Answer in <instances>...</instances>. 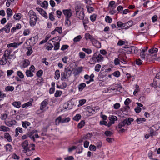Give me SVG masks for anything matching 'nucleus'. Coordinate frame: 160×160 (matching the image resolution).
<instances>
[{
    "mask_svg": "<svg viewBox=\"0 0 160 160\" xmlns=\"http://www.w3.org/2000/svg\"><path fill=\"white\" fill-rule=\"evenodd\" d=\"M104 58L98 52H96L90 59L88 62L90 64H94L96 62H99L103 61Z\"/></svg>",
    "mask_w": 160,
    "mask_h": 160,
    "instance_id": "f257e3e1",
    "label": "nucleus"
},
{
    "mask_svg": "<svg viewBox=\"0 0 160 160\" xmlns=\"http://www.w3.org/2000/svg\"><path fill=\"white\" fill-rule=\"evenodd\" d=\"M72 71L68 67H66L64 69V72L61 74V79L62 81H65L66 79H68L71 76Z\"/></svg>",
    "mask_w": 160,
    "mask_h": 160,
    "instance_id": "f03ea898",
    "label": "nucleus"
},
{
    "mask_svg": "<svg viewBox=\"0 0 160 160\" xmlns=\"http://www.w3.org/2000/svg\"><path fill=\"white\" fill-rule=\"evenodd\" d=\"M29 16L30 17V25L32 27H34L36 25L37 20L36 13L33 11H30Z\"/></svg>",
    "mask_w": 160,
    "mask_h": 160,
    "instance_id": "7ed1b4c3",
    "label": "nucleus"
},
{
    "mask_svg": "<svg viewBox=\"0 0 160 160\" xmlns=\"http://www.w3.org/2000/svg\"><path fill=\"white\" fill-rule=\"evenodd\" d=\"M35 144H29V147L24 150V152L28 156H30L32 155L33 152L32 151L35 150Z\"/></svg>",
    "mask_w": 160,
    "mask_h": 160,
    "instance_id": "20e7f679",
    "label": "nucleus"
},
{
    "mask_svg": "<svg viewBox=\"0 0 160 160\" xmlns=\"http://www.w3.org/2000/svg\"><path fill=\"white\" fill-rule=\"evenodd\" d=\"M148 47L144 48H141L140 50V56L142 59H145L146 57H147L146 52L147 50Z\"/></svg>",
    "mask_w": 160,
    "mask_h": 160,
    "instance_id": "39448f33",
    "label": "nucleus"
},
{
    "mask_svg": "<svg viewBox=\"0 0 160 160\" xmlns=\"http://www.w3.org/2000/svg\"><path fill=\"white\" fill-rule=\"evenodd\" d=\"M38 132V131L36 130H33L31 131H29L27 133V134L28 136V137H29V138L31 139L32 140L33 142H35V139L33 135H32L35 133Z\"/></svg>",
    "mask_w": 160,
    "mask_h": 160,
    "instance_id": "423d86ee",
    "label": "nucleus"
},
{
    "mask_svg": "<svg viewBox=\"0 0 160 160\" xmlns=\"http://www.w3.org/2000/svg\"><path fill=\"white\" fill-rule=\"evenodd\" d=\"M63 12L66 18H70L72 14L71 9L63 10Z\"/></svg>",
    "mask_w": 160,
    "mask_h": 160,
    "instance_id": "0eeeda50",
    "label": "nucleus"
},
{
    "mask_svg": "<svg viewBox=\"0 0 160 160\" xmlns=\"http://www.w3.org/2000/svg\"><path fill=\"white\" fill-rule=\"evenodd\" d=\"M36 9L42 16L46 19L48 18V16L47 13L42 8L39 7H37Z\"/></svg>",
    "mask_w": 160,
    "mask_h": 160,
    "instance_id": "6e6552de",
    "label": "nucleus"
},
{
    "mask_svg": "<svg viewBox=\"0 0 160 160\" xmlns=\"http://www.w3.org/2000/svg\"><path fill=\"white\" fill-rule=\"evenodd\" d=\"M12 26V23H8L3 28L4 31L5 32L8 33L10 32V29Z\"/></svg>",
    "mask_w": 160,
    "mask_h": 160,
    "instance_id": "1a4fd4ad",
    "label": "nucleus"
},
{
    "mask_svg": "<svg viewBox=\"0 0 160 160\" xmlns=\"http://www.w3.org/2000/svg\"><path fill=\"white\" fill-rule=\"evenodd\" d=\"M48 99H45L41 103L40 109L41 110H43L44 108L48 104Z\"/></svg>",
    "mask_w": 160,
    "mask_h": 160,
    "instance_id": "9d476101",
    "label": "nucleus"
},
{
    "mask_svg": "<svg viewBox=\"0 0 160 160\" xmlns=\"http://www.w3.org/2000/svg\"><path fill=\"white\" fill-rule=\"evenodd\" d=\"M135 48L134 47H133L132 46L129 47H124V49H123L127 54H130L133 50V49Z\"/></svg>",
    "mask_w": 160,
    "mask_h": 160,
    "instance_id": "9b49d317",
    "label": "nucleus"
},
{
    "mask_svg": "<svg viewBox=\"0 0 160 160\" xmlns=\"http://www.w3.org/2000/svg\"><path fill=\"white\" fill-rule=\"evenodd\" d=\"M92 44L96 47L100 48L101 47V43L98 40L94 39L92 42Z\"/></svg>",
    "mask_w": 160,
    "mask_h": 160,
    "instance_id": "f8f14e48",
    "label": "nucleus"
},
{
    "mask_svg": "<svg viewBox=\"0 0 160 160\" xmlns=\"http://www.w3.org/2000/svg\"><path fill=\"white\" fill-rule=\"evenodd\" d=\"M91 134L90 133H88V134L86 135L85 136L81 138L78 141V142L79 143L82 142L84 140L86 139H89L91 137Z\"/></svg>",
    "mask_w": 160,
    "mask_h": 160,
    "instance_id": "ddd939ff",
    "label": "nucleus"
},
{
    "mask_svg": "<svg viewBox=\"0 0 160 160\" xmlns=\"http://www.w3.org/2000/svg\"><path fill=\"white\" fill-rule=\"evenodd\" d=\"M38 39V37L37 36L32 37L29 39V40L32 42V44L33 46H34L37 42Z\"/></svg>",
    "mask_w": 160,
    "mask_h": 160,
    "instance_id": "4468645a",
    "label": "nucleus"
},
{
    "mask_svg": "<svg viewBox=\"0 0 160 160\" xmlns=\"http://www.w3.org/2000/svg\"><path fill=\"white\" fill-rule=\"evenodd\" d=\"M6 12L7 14V19L9 20L10 18L13 15V12L10 8H8Z\"/></svg>",
    "mask_w": 160,
    "mask_h": 160,
    "instance_id": "2eb2a0df",
    "label": "nucleus"
},
{
    "mask_svg": "<svg viewBox=\"0 0 160 160\" xmlns=\"http://www.w3.org/2000/svg\"><path fill=\"white\" fill-rule=\"evenodd\" d=\"M83 68L82 67H78V68L75 70L74 72V74L75 76L78 75L81 73L82 70Z\"/></svg>",
    "mask_w": 160,
    "mask_h": 160,
    "instance_id": "dca6fc26",
    "label": "nucleus"
},
{
    "mask_svg": "<svg viewBox=\"0 0 160 160\" xmlns=\"http://www.w3.org/2000/svg\"><path fill=\"white\" fill-rule=\"evenodd\" d=\"M6 149V151L7 152H12L13 150V148H12V145L10 144H6L5 146Z\"/></svg>",
    "mask_w": 160,
    "mask_h": 160,
    "instance_id": "f3484780",
    "label": "nucleus"
},
{
    "mask_svg": "<svg viewBox=\"0 0 160 160\" xmlns=\"http://www.w3.org/2000/svg\"><path fill=\"white\" fill-rule=\"evenodd\" d=\"M22 146L24 149V150H25L27 148H28L29 147V145L28 144V141L27 140H25L22 143Z\"/></svg>",
    "mask_w": 160,
    "mask_h": 160,
    "instance_id": "a211bd4d",
    "label": "nucleus"
},
{
    "mask_svg": "<svg viewBox=\"0 0 160 160\" xmlns=\"http://www.w3.org/2000/svg\"><path fill=\"white\" fill-rule=\"evenodd\" d=\"M8 62V58H7L3 57L0 60V65H5Z\"/></svg>",
    "mask_w": 160,
    "mask_h": 160,
    "instance_id": "6ab92c4d",
    "label": "nucleus"
},
{
    "mask_svg": "<svg viewBox=\"0 0 160 160\" xmlns=\"http://www.w3.org/2000/svg\"><path fill=\"white\" fill-rule=\"evenodd\" d=\"M62 117L61 116H60L55 119V124L56 125H58L60 122L62 123Z\"/></svg>",
    "mask_w": 160,
    "mask_h": 160,
    "instance_id": "aec40b11",
    "label": "nucleus"
},
{
    "mask_svg": "<svg viewBox=\"0 0 160 160\" xmlns=\"http://www.w3.org/2000/svg\"><path fill=\"white\" fill-rule=\"evenodd\" d=\"M4 138L6 139L8 141L10 142L12 141V138L9 133H5L4 134Z\"/></svg>",
    "mask_w": 160,
    "mask_h": 160,
    "instance_id": "412c9836",
    "label": "nucleus"
},
{
    "mask_svg": "<svg viewBox=\"0 0 160 160\" xmlns=\"http://www.w3.org/2000/svg\"><path fill=\"white\" fill-rule=\"evenodd\" d=\"M150 135L151 137L157 135V132L156 131L151 128H149Z\"/></svg>",
    "mask_w": 160,
    "mask_h": 160,
    "instance_id": "4be33fe9",
    "label": "nucleus"
},
{
    "mask_svg": "<svg viewBox=\"0 0 160 160\" xmlns=\"http://www.w3.org/2000/svg\"><path fill=\"white\" fill-rule=\"evenodd\" d=\"M127 122L126 119H124L123 121L120 122L118 125V127L119 128H121L122 127H124L125 125L127 124Z\"/></svg>",
    "mask_w": 160,
    "mask_h": 160,
    "instance_id": "5701e85b",
    "label": "nucleus"
},
{
    "mask_svg": "<svg viewBox=\"0 0 160 160\" xmlns=\"http://www.w3.org/2000/svg\"><path fill=\"white\" fill-rule=\"evenodd\" d=\"M30 62L28 59H24L23 63V68H25L27 67L30 64Z\"/></svg>",
    "mask_w": 160,
    "mask_h": 160,
    "instance_id": "b1692460",
    "label": "nucleus"
},
{
    "mask_svg": "<svg viewBox=\"0 0 160 160\" xmlns=\"http://www.w3.org/2000/svg\"><path fill=\"white\" fill-rule=\"evenodd\" d=\"M86 86L85 83H82L79 84L78 86V90L79 91H82L84 88Z\"/></svg>",
    "mask_w": 160,
    "mask_h": 160,
    "instance_id": "393cba45",
    "label": "nucleus"
},
{
    "mask_svg": "<svg viewBox=\"0 0 160 160\" xmlns=\"http://www.w3.org/2000/svg\"><path fill=\"white\" fill-rule=\"evenodd\" d=\"M53 42H54V41H52ZM54 45V49L55 50H57L59 49L60 47V43L59 42H54L53 43Z\"/></svg>",
    "mask_w": 160,
    "mask_h": 160,
    "instance_id": "a878e982",
    "label": "nucleus"
},
{
    "mask_svg": "<svg viewBox=\"0 0 160 160\" xmlns=\"http://www.w3.org/2000/svg\"><path fill=\"white\" fill-rule=\"evenodd\" d=\"M85 38L86 40L90 39L91 42L94 39L89 33H86L85 34Z\"/></svg>",
    "mask_w": 160,
    "mask_h": 160,
    "instance_id": "bb28decb",
    "label": "nucleus"
},
{
    "mask_svg": "<svg viewBox=\"0 0 160 160\" xmlns=\"http://www.w3.org/2000/svg\"><path fill=\"white\" fill-rule=\"evenodd\" d=\"M118 58L121 60H122L124 62V63H126V61L124 60V59L127 58V57H126L125 54H124L123 55H122V54H119L118 55Z\"/></svg>",
    "mask_w": 160,
    "mask_h": 160,
    "instance_id": "cd10ccee",
    "label": "nucleus"
},
{
    "mask_svg": "<svg viewBox=\"0 0 160 160\" xmlns=\"http://www.w3.org/2000/svg\"><path fill=\"white\" fill-rule=\"evenodd\" d=\"M37 82L36 84V85H38L39 84L42 85V82L43 81V79L42 77H40L37 79Z\"/></svg>",
    "mask_w": 160,
    "mask_h": 160,
    "instance_id": "c85d7f7f",
    "label": "nucleus"
},
{
    "mask_svg": "<svg viewBox=\"0 0 160 160\" xmlns=\"http://www.w3.org/2000/svg\"><path fill=\"white\" fill-rule=\"evenodd\" d=\"M12 50L11 49H8L5 51L3 55V56L7 58L8 55H10L12 52Z\"/></svg>",
    "mask_w": 160,
    "mask_h": 160,
    "instance_id": "c756f323",
    "label": "nucleus"
},
{
    "mask_svg": "<svg viewBox=\"0 0 160 160\" xmlns=\"http://www.w3.org/2000/svg\"><path fill=\"white\" fill-rule=\"evenodd\" d=\"M84 12L82 10L80 12L78 17L80 19L82 20L84 19Z\"/></svg>",
    "mask_w": 160,
    "mask_h": 160,
    "instance_id": "7c9ffc66",
    "label": "nucleus"
},
{
    "mask_svg": "<svg viewBox=\"0 0 160 160\" xmlns=\"http://www.w3.org/2000/svg\"><path fill=\"white\" fill-rule=\"evenodd\" d=\"M13 122H16V121L15 120L11 121H8L7 122H5V123L6 125L9 127H11L12 125H15V123H13Z\"/></svg>",
    "mask_w": 160,
    "mask_h": 160,
    "instance_id": "2f4dec72",
    "label": "nucleus"
},
{
    "mask_svg": "<svg viewBox=\"0 0 160 160\" xmlns=\"http://www.w3.org/2000/svg\"><path fill=\"white\" fill-rule=\"evenodd\" d=\"M60 77V71L58 69H57L55 71V76H54V78L57 80H58L59 79Z\"/></svg>",
    "mask_w": 160,
    "mask_h": 160,
    "instance_id": "473e14b6",
    "label": "nucleus"
},
{
    "mask_svg": "<svg viewBox=\"0 0 160 160\" xmlns=\"http://www.w3.org/2000/svg\"><path fill=\"white\" fill-rule=\"evenodd\" d=\"M146 119L145 118H139L136 119V121L138 124L142 123L143 122H145L146 121Z\"/></svg>",
    "mask_w": 160,
    "mask_h": 160,
    "instance_id": "72a5a7b5",
    "label": "nucleus"
},
{
    "mask_svg": "<svg viewBox=\"0 0 160 160\" xmlns=\"http://www.w3.org/2000/svg\"><path fill=\"white\" fill-rule=\"evenodd\" d=\"M9 128L5 126H1L0 127V131L6 132L9 130Z\"/></svg>",
    "mask_w": 160,
    "mask_h": 160,
    "instance_id": "f704fd0d",
    "label": "nucleus"
},
{
    "mask_svg": "<svg viewBox=\"0 0 160 160\" xmlns=\"http://www.w3.org/2000/svg\"><path fill=\"white\" fill-rule=\"evenodd\" d=\"M7 47L8 48L14 47V48H18L17 43L13 42L8 44L7 45Z\"/></svg>",
    "mask_w": 160,
    "mask_h": 160,
    "instance_id": "c9c22d12",
    "label": "nucleus"
},
{
    "mask_svg": "<svg viewBox=\"0 0 160 160\" xmlns=\"http://www.w3.org/2000/svg\"><path fill=\"white\" fill-rule=\"evenodd\" d=\"M12 104L15 107H16L17 108H19L21 105V103L20 102H13Z\"/></svg>",
    "mask_w": 160,
    "mask_h": 160,
    "instance_id": "e433bc0d",
    "label": "nucleus"
},
{
    "mask_svg": "<svg viewBox=\"0 0 160 160\" xmlns=\"http://www.w3.org/2000/svg\"><path fill=\"white\" fill-rule=\"evenodd\" d=\"M26 74L27 77H31L33 76L34 74L32 72L30 71L29 70H26Z\"/></svg>",
    "mask_w": 160,
    "mask_h": 160,
    "instance_id": "4c0bfd02",
    "label": "nucleus"
},
{
    "mask_svg": "<svg viewBox=\"0 0 160 160\" xmlns=\"http://www.w3.org/2000/svg\"><path fill=\"white\" fill-rule=\"evenodd\" d=\"M13 18L16 20H19L21 18V14L20 13L15 14L13 16Z\"/></svg>",
    "mask_w": 160,
    "mask_h": 160,
    "instance_id": "58836bf2",
    "label": "nucleus"
},
{
    "mask_svg": "<svg viewBox=\"0 0 160 160\" xmlns=\"http://www.w3.org/2000/svg\"><path fill=\"white\" fill-rule=\"evenodd\" d=\"M48 3L47 1H44L42 3L41 6L44 8L45 9L47 8L48 6Z\"/></svg>",
    "mask_w": 160,
    "mask_h": 160,
    "instance_id": "ea45409f",
    "label": "nucleus"
},
{
    "mask_svg": "<svg viewBox=\"0 0 160 160\" xmlns=\"http://www.w3.org/2000/svg\"><path fill=\"white\" fill-rule=\"evenodd\" d=\"M81 116L80 114H77L73 118V119L76 121H78L81 118Z\"/></svg>",
    "mask_w": 160,
    "mask_h": 160,
    "instance_id": "a19ab883",
    "label": "nucleus"
},
{
    "mask_svg": "<svg viewBox=\"0 0 160 160\" xmlns=\"http://www.w3.org/2000/svg\"><path fill=\"white\" fill-rule=\"evenodd\" d=\"M14 89V87L12 86H7L5 88V90L7 91H13Z\"/></svg>",
    "mask_w": 160,
    "mask_h": 160,
    "instance_id": "79ce46f5",
    "label": "nucleus"
},
{
    "mask_svg": "<svg viewBox=\"0 0 160 160\" xmlns=\"http://www.w3.org/2000/svg\"><path fill=\"white\" fill-rule=\"evenodd\" d=\"M85 122L84 120H82L78 124V127L81 128L84 126Z\"/></svg>",
    "mask_w": 160,
    "mask_h": 160,
    "instance_id": "37998d69",
    "label": "nucleus"
},
{
    "mask_svg": "<svg viewBox=\"0 0 160 160\" xmlns=\"http://www.w3.org/2000/svg\"><path fill=\"white\" fill-rule=\"evenodd\" d=\"M112 74L114 77L118 78L120 76V72L118 71H116L112 73Z\"/></svg>",
    "mask_w": 160,
    "mask_h": 160,
    "instance_id": "c03bdc74",
    "label": "nucleus"
},
{
    "mask_svg": "<svg viewBox=\"0 0 160 160\" xmlns=\"http://www.w3.org/2000/svg\"><path fill=\"white\" fill-rule=\"evenodd\" d=\"M158 51V49L157 48H153L150 49L148 52L149 53L151 54H153L156 53Z\"/></svg>",
    "mask_w": 160,
    "mask_h": 160,
    "instance_id": "a18cd8bd",
    "label": "nucleus"
},
{
    "mask_svg": "<svg viewBox=\"0 0 160 160\" xmlns=\"http://www.w3.org/2000/svg\"><path fill=\"white\" fill-rule=\"evenodd\" d=\"M125 119H126L127 121V125H130L131 123L134 120V119L131 118H126Z\"/></svg>",
    "mask_w": 160,
    "mask_h": 160,
    "instance_id": "49530a36",
    "label": "nucleus"
},
{
    "mask_svg": "<svg viewBox=\"0 0 160 160\" xmlns=\"http://www.w3.org/2000/svg\"><path fill=\"white\" fill-rule=\"evenodd\" d=\"M32 102H28L22 105V108H24L26 107H28V106L32 105Z\"/></svg>",
    "mask_w": 160,
    "mask_h": 160,
    "instance_id": "de8ad7c7",
    "label": "nucleus"
},
{
    "mask_svg": "<svg viewBox=\"0 0 160 160\" xmlns=\"http://www.w3.org/2000/svg\"><path fill=\"white\" fill-rule=\"evenodd\" d=\"M62 93V92L61 91L57 90L54 94V96L55 97H58L60 96Z\"/></svg>",
    "mask_w": 160,
    "mask_h": 160,
    "instance_id": "09e8293b",
    "label": "nucleus"
},
{
    "mask_svg": "<svg viewBox=\"0 0 160 160\" xmlns=\"http://www.w3.org/2000/svg\"><path fill=\"white\" fill-rule=\"evenodd\" d=\"M105 21L108 23H110L112 21V19L110 17L107 16L105 18Z\"/></svg>",
    "mask_w": 160,
    "mask_h": 160,
    "instance_id": "8fccbe9b",
    "label": "nucleus"
},
{
    "mask_svg": "<svg viewBox=\"0 0 160 160\" xmlns=\"http://www.w3.org/2000/svg\"><path fill=\"white\" fill-rule=\"evenodd\" d=\"M82 50L88 54H90L92 52V50L89 48L87 49L85 48H83L82 49Z\"/></svg>",
    "mask_w": 160,
    "mask_h": 160,
    "instance_id": "3c124183",
    "label": "nucleus"
},
{
    "mask_svg": "<svg viewBox=\"0 0 160 160\" xmlns=\"http://www.w3.org/2000/svg\"><path fill=\"white\" fill-rule=\"evenodd\" d=\"M86 99H82L80 100L79 101V104L78 105V107H79L83 105L86 102Z\"/></svg>",
    "mask_w": 160,
    "mask_h": 160,
    "instance_id": "603ef678",
    "label": "nucleus"
},
{
    "mask_svg": "<svg viewBox=\"0 0 160 160\" xmlns=\"http://www.w3.org/2000/svg\"><path fill=\"white\" fill-rule=\"evenodd\" d=\"M53 14V12H51L49 14V18L51 21H53L55 19Z\"/></svg>",
    "mask_w": 160,
    "mask_h": 160,
    "instance_id": "864d4df0",
    "label": "nucleus"
},
{
    "mask_svg": "<svg viewBox=\"0 0 160 160\" xmlns=\"http://www.w3.org/2000/svg\"><path fill=\"white\" fill-rule=\"evenodd\" d=\"M86 8L87 9L89 13H91L94 10V8L92 7L87 6H86Z\"/></svg>",
    "mask_w": 160,
    "mask_h": 160,
    "instance_id": "5fc2aeb1",
    "label": "nucleus"
},
{
    "mask_svg": "<svg viewBox=\"0 0 160 160\" xmlns=\"http://www.w3.org/2000/svg\"><path fill=\"white\" fill-rule=\"evenodd\" d=\"M157 83L158 82L157 81H154L151 84V86L154 87L155 88H157V90H158L157 88L158 87L157 85Z\"/></svg>",
    "mask_w": 160,
    "mask_h": 160,
    "instance_id": "6e6d98bb",
    "label": "nucleus"
},
{
    "mask_svg": "<svg viewBox=\"0 0 160 160\" xmlns=\"http://www.w3.org/2000/svg\"><path fill=\"white\" fill-rule=\"evenodd\" d=\"M17 74L21 79H23L24 78V75L21 71H18L17 72Z\"/></svg>",
    "mask_w": 160,
    "mask_h": 160,
    "instance_id": "4d7b16f0",
    "label": "nucleus"
},
{
    "mask_svg": "<svg viewBox=\"0 0 160 160\" xmlns=\"http://www.w3.org/2000/svg\"><path fill=\"white\" fill-rule=\"evenodd\" d=\"M55 31L61 34L62 33V28L61 27H57L55 28Z\"/></svg>",
    "mask_w": 160,
    "mask_h": 160,
    "instance_id": "13d9d810",
    "label": "nucleus"
},
{
    "mask_svg": "<svg viewBox=\"0 0 160 160\" xmlns=\"http://www.w3.org/2000/svg\"><path fill=\"white\" fill-rule=\"evenodd\" d=\"M70 118L69 117L66 118H62V123H64L65 122H68L70 121Z\"/></svg>",
    "mask_w": 160,
    "mask_h": 160,
    "instance_id": "bf43d9fd",
    "label": "nucleus"
},
{
    "mask_svg": "<svg viewBox=\"0 0 160 160\" xmlns=\"http://www.w3.org/2000/svg\"><path fill=\"white\" fill-rule=\"evenodd\" d=\"M48 44H49V45H47L46 46V49L48 50H51L52 49L53 47L52 44L49 43H48Z\"/></svg>",
    "mask_w": 160,
    "mask_h": 160,
    "instance_id": "052dcab7",
    "label": "nucleus"
},
{
    "mask_svg": "<svg viewBox=\"0 0 160 160\" xmlns=\"http://www.w3.org/2000/svg\"><path fill=\"white\" fill-rule=\"evenodd\" d=\"M101 66L100 64H98L96 65L95 67V71L96 72H99L101 68Z\"/></svg>",
    "mask_w": 160,
    "mask_h": 160,
    "instance_id": "680f3d73",
    "label": "nucleus"
},
{
    "mask_svg": "<svg viewBox=\"0 0 160 160\" xmlns=\"http://www.w3.org/2000/svg\"><path fill=\"white\" fill-rule=\"evenodd\" d=\"M43 71L42 70H39L36 73V75L38 77H41L43 74Z\"/></svg>",
    "mask_w": 160,
    "mask_h": 160,
    "instance_id": "e2e57ef3",
    "label": "nucleus"
},
{
    "mask_svg": "<svg viewBox=\"0 0 160 160\" xmlns=\"http://www.w3.org/2000/svg\"><path fill=\"white\" fill-rule=\"evenodd\" d=\"M82 38V37L81 35H78L73 39V41L74 42H77L80 41V39Z\"/></svg>",
    "mask_w": 160,
    "mask_h": 160,
    "instance_id": "0e129e2a",
    "label": "nucleus"
},
{
    "mask_svg": "<svg viewBox=\"0 0 160 160\" xmlns=\"http://www.w3.org/2000/svg\"><path fill=\"white\" fill-rule=\"evenodd\" d=\"M109 119L113 122L112 123H114V122L115 121L117 120V117L115 116L112 115L111 117H109Z\"/></svg>",
    "mask_w": 160,
    "mask_h": 160,
    "instance_id": "69168bd1",
    "label": "nucleus"
},
{
    "mask_svg": "<svg viewBox=\"0 0 160 160\" xmlns=\"http://www.w3.org/2000/svg\"><path fill=\"white\" fill-rule=\"evenodd\" d=\"M79 55L80 58L83 59L85 58L86 55L84 52H79Z\"/></svg>",
    "mask_w": 160,
    "mask_h": 160,
    "instance_id": "338daca9",
    "label": "nucleus"
},
{
    "mask_svg": "<svg viewBox=\"0 0 160 160\" xmlns=\"http://www.w3.org/2000/svg\"><path fill=\"white\" fill-rule=\"evenodd\" d=\"M89 149L90 151L93 150L95 151L96 149V147L94 145L91 144L89 146Z\"/></svg>",
    "mask_w": 160,
    "mask_h": 160,
    "instance_id": "774afa93",
    "label": "nucleus"
}]
</instances>
